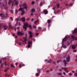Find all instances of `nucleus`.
Wrapping results in <instances>:
<instances>
[{"mask_svg": "<svg viewBox=\"0 0 77 77\" xmlns=\"http://www.w3.org/2000/svg\"><path fill=\"white\" fill-rule=\"evenodd\" d=\"M69 61H70V57H69V56L68 55L67 56L66 61L64 60L63 61V62L65 64L64 66H66L67 62H69Z\"/></svg>", "mask_w": 77, "mask_h": 77, "instance_id": "obj_1", "label": "nucleus"}, {"mask_svg": "<svg viewBox=\"0 0 77 77\" xmlns=\"http://www.w3.org/2000/svg\"><path fill=\"white\" fill-rule=\"evenodd\" d=\"M23 8H20L19 9L18 11H23L24 9H27V4L26 3H24L23 5Z\"/></svg>", "mask_w": 77, "mask_h": 77, "instance_id": "obj_2", "label": "nucleus"}, {"mask_svg": "<svg viewBox=\"0 0 77 77\" xmlns=\"http://www.w3.org/2000/svg\"><path fill=\"white\" fill-rule=\"evenodd\" d=\"M19 2L17 1V0H14V2H12V6H11V7H12V6H13L14 5V4H15V5H17L18 4V3Z\"/></svg>", "mask_w": 77, "mask_h": 77, "instance_id": "obj_3", "label": "nucleus"}, {"mask_svg": "<svg viewBox=\"0 0 77 77\" xmlns=\"http://www.w3.org/2000/svg\"><path fill=\"white\" fill-rule=\"evenodd\" d=\"M28 27V23H26L25 24H24V25L23 26V28L25 30H27V27Z\"/></svg>", "mask_w": 77, "mask_h": 77, "instance_id": "obj_4", "label": "nucleus"}, {"mask_svg": "<svg viewBox=\"0 0 77 77\" xmlns=\"http://www.w3.org/2000/svg\"><path fill=\"white\" fill-rule=\"evenodd\" d=\"M17 35L20 36V35H24V32H21L20 31H18L17 33Z\"/></svg>", "mask_w": 77, "mask_h": 77, "instance_id": "obj_5", "label": "nucleus"}, {"mask_svg": "<svg viewBox=\"0 0 77 77\" xmlns=\"http://www.w3.org/2000/svg\"><path fill=\"white\" fill-rule=\"evenodd\" d=\"M24 41L22 42V44H27V38H26V37L25 38H24Z\"/></svg>", "mask_w": 77, "mask_h": 77, "instance_id": "obj_6", "label": "nucleus"}, {"mask_svg": "<svg viewBox=\"0 0 77 77\" xmlns=\"http://www.w3.org/2000/svg\"><path fill=\"white\" fill-rule=\"evenodd\" d=\"M37 71H38V73H36V75L37 77L38 76V75H39V73L41 72V70L40 69H37Z\"/></svg>", "mask_w": 77, "mask_h": 77, "instance_id": "obj_7", "label": "nucleus"}, {"mask_svg": "<svg viewBox=\"0 0 77 77\" xmlns=\"http://www.w3.org/2000/svg\"><path fill=\"white\" fill-rule=\"evenodd\" d=\"M28 48H30V45H32V41L31 42H28Z\"/></svg>", "mask_w": 77, "mask_h": 77, "instance_id": "obj_8", "label": "nucleus"}, {"mask_svg": "<svg viewBox=\"0 0 77 77\" xmlns=\"http://www.w3.org/2000/svg\"><path fill=\"white\" fill-rule=\"evenodd\" d=\"M28 33L30 35V38H32V35H33V33L32 32H31L29 31L28 32Z\"/></svg>", "mask_w": 77, "mask_h": 77, "instance_id": "obj_9", "label": "nucleus"}, {"mask_svg": "<svg viewBox=\"0 0 77 77\" xmlns=\"http://www.w3.org/2000/svg\"><path fill=\"white\" fill-rule=\"evenodd\" d=\"M0 15L1 17H4V18H5V17H6V16H7V14H6V16H5L4 14H0Z\"/></svg>", "mask_w": 77, "mask_h": 77, "instance_id": "obj_10", "label": "nucleus"}, {"mask_svg": "<svg viewBox=\"0 0 77 77\" xmlns=\"http://www.w3.org/2000/svg\"><path fill=\"white\" fill-rule=\"evenodd\" d=\"M8 26L9 27L10 29H12V25H11V23H8Z\"/></svg>", "mask_w": 77, "mask_h": 77, "instance_id": "obj_11", "label": "nucleus"}, {"mask_svg": "<svg viewBox=\"0 0 77 77\" xmlns=\"http://www.w3.org/2000/svg\"><path fill=\"white\" fill-rule=\"evenodd\" d=\"M43 12L44 13V14H48V11H47V10L46 9L44 10Z\"/></svg>", "mask_w": 77, "mask_h": 77, "instance_id": "obj_12", "label": "nucleus"}, {"mask_svg": "<svg viewBox=\"0 0 77 77\" xmlns=\"http://www.w3.org/2000/svg\"><path fill=\"white\" fill-rule=\"evenodd\" d=\"M66 38H67V37L66 36L65 38H64L63 39L62 42L63 43V42H64V41H66Z\"/></svg>", "mask_w": 77, "mask_h": 77, "instance_id": "obj_13", "label": "nucleus"}, {"mask_svg": "<svg viewBox=\"0 0 77 77\" xmlns=\"http://www.w3.org/2000/svg\"><path fill=\"white\" fill-rule=\"evenodd\" d=\"M21 20L23 22H25V20H26V18L25 17H23L21 18Z\"/></svg>", "mask_w": 77, "mask_h": 77, "instance_id": "obj_14", "label": "nucleus"}, {"mask_svg": "<svg viewBox=\"0 0 77 77\" xmlns=\"http://www.w3.org/2000/svg\"><path fill=\"white\" fill-rule=\"evenodd\" d=\"M72 39H75V41H77V37H75L73 35L72 36Z\"/></svg>", "mask_w": 77, "mask_h": 77, "instance_id": "obj_15", "label": "nucleus"}, {"mask_svg": "<svg viewBox=\"0 0 77 77\" xmlns=\"http://www.w3.org/2000/svg\"><path fill=\"white\" fill-rule=\"evenodd\" d=\"M77 29H75L73 32H72V33H77Z\"/></svg>", "mask_w": 77, "mask_h": 77, "instance_id": "obj_16", "label": "nucleus"}, {"mask_svg": "<svg viewBox=\"0 0 77 77\" xmlns=\"http://www.w3.org/2000/svg\"><path fill=\"white\" fill-rule=\"evenodd\" d=\"M4 26V29H5V30H6V29H8V26L5 25Z\"/></svg>", "mask_w": 77, "mask_h": 77, "instance_id": "obj_17", "label": "nucleus"}, {"mask_svg": "<svg viewBox=\"0 0 77 77\" xmlns=\"http://www.w3.org/2000/svg\"><path fill=\"white\" fill-rule=\"evenodd\" d=\"M76 48L75 45H73L72 46V49H75Z\"/></svg>", "mask_w": 77, "mask_h": 77, "instance_id": "obj_18", "label": "nucleus"}, {"mask_svg": "<svg viewBox=\"0 0 77 77\" xmlns=\"http://www.w3.org/2000/svg\"><path fill=\"white\" fill-rule=\"evenodd\" d=\"M62 47H63V48H66L67 46H66V45H62Z\"/></svg>", "mask_w": 77, "mask_h": 77, "instance_id": "obj_19", "label": "nucleus"}, {"mask_svg": "<svg viewBox=\"0 0 77 77\" xmlns=\"http://www.w3.org/2000/svg\"><path fill=\"white\" fill-rule=\"evenodd\" d=\"M25 14V11L24 10L22 11V15H24Z\"/></svg>", "mask_w": 77, "mask_h": 77, "instance_id": "obj_20", "label": "nucleus"}, {"mask_svg": "<svg viewBox=\"0 0 77 77\" xmlns=\"http://www.w3.org/2000/svg\"><path fill=\"white\" fill-rule=\"evenodd\" d=\"M47 22L48 23H51V20H50L49 19L47 20Z\"/></svg>", "mask_w": 77, "mask_h": 77, "instance_id": "obj_21", "label": "nucleus"}, {"mask_svg": "<svg viewBox=\"0 0 77 77\" xmlns=\"http://www.w3.org/2000/svg\"><path fill=\"white\" fill-rule=\"evenodd\" d=\"M11 67L12 68H15V66L12 64H11Z\"/></svg>", "mask_w": 77, "mask_h": 77, "instance_id": "obj_22", "label": "nucleus"}, {"mask_svg": "<svg viewBox=\"0 0 77 77\" xmlns=\"http://www.w3.org/2000/svg\"><path fill=\"white\" fill-rule=\"evenodd\" d=\"M72 5H73V4H72V3L70 4H69V5H68V6H69V7H71V6H72Z\"/></svg>", "mask_w": 77, "mask_h": 77, "instance_id": "obj_23", "label": "nucleus"}, {"mask_svg": "<svg viewBox=\"0 0 77 77\" xmlns=\"http://www.w3.org/2000/svg\"><path fill=\"white\" fill-rule=\"evenodd\" d=\"M31 11H32V12H35V9H34V8H32L31 9Z\"/></svg>", "mask_w": 77, "mask_h": 77, "instance_id": "obj_24", "label": "nucleus"}, {"mask_svg": "<svg viewBox=\"0 0 77 77\" xmlns=\"http://www.w3.org/2000/svg\"><path fill=\"white\" fill-rule=\"evenodd\" d=\"M67 69V68H63V67L62 69H64V71H66V69Z\"/></svg>", "mask_w": 77, "mask_h": 77, "instance_id": "obj_25", "label": "nucleus"}, {"mask_svg": "<svg viewBox=\"0 0 77 77\" xmlns=\"http://www.w3.org/2000/svg\"><path fill=\"white\" fill-rule=\"evenodd\" d=\"M9 69V68H8L7 69H5V70L4 71L5 72H7L8 71V70Z\"/></svg>", "mask_w": 77, "mask_h": 77, "instance_id": "obj_26", "label": "nucleus"}, {"mask_svg": "<svg viewBox=\"0 0 77 77\" xmlns=\"http://www.w3.org/2000/svg\"><path fill=\"white\" fill-rule=\"evenodd\" d=\"M57 7L58 8H59L60 7V5H59V4H57Z\"/></svg>", "mask_w": 77, "mask_h": 77, "instance_id": "obj_27", "label": "nucleus"}, {"mask_svg": "<svg viewBox=\"0 0 77 77\" xmlns=\"http://www.w3.org/2000/svg\"><path fill=\"white\" fill-rule=\"evenodd\" d=\"M2 26V27L4 26V24H1L0 23V27H2V26Z\"/></svg>", "mask_w": 77, "mask_h": 77, "instance_id": "obj_28", "label": "nucleus"}, {"mask_svg": "<svg viewBox=\"0 0 77 77\" xmlns=\"http://www.w3.org/2000/svg\"><path fill=\"white\" fill-rule=\"evenodd\" d=\"M38 22H39V20H37V21H34V23H35V24H36V23H38Z\"/></svg>", "mask_w": 77, "mask_h": 77, "instance_id": "obj_29", "label": "nucleus"}, {"mask_svg": "<svg viewBox=\"0 0 77 77\" xmlns=\"http://www.w3.org/2000/svg\"><path fill=\"white\" fill-rule=\"evenodd\" d=\"M29 27L30 28V29H32V26H31V25H29Z\"/></svg>", "mask_w": 77, "mask_h": 77, "instance_id": "obj_30", "label": "nucleus"}, {"mask_svg": "<svg viewBox=\"0 0 77 77\" xmlns=\"http://www.w3.org/2000/svg\"><path fill=\"white\" fill-rule=\"evenodd\" d=\"M11 0L10 1L8 2V5H10V4H11Z\"/></svg>", "mask_w": 77, "mask_h": 77, "instance_id": "obj_31", "label": "nucleus"}, {"mask_svg": "<svg viewBox=\"0 0 77 77\" xmlns=\"http://www.w3.org/2000/svg\"><path fill=\"white\" fill-rule=\"evenodd\" d=\"M10 20H11V21H13V18H12V17H11L10 18Z\"/></svg>", "mask_w": 77, "mask_h": 77, "instance_id": "obj_32", "label": "nucleus"}, {"mask_svg": "<svg viewBox=\"0 0 77 77\" xmlns=\"http://www.w3.org/2000/svg\"><path fill=\"white\" fill-rule=\"evenodd\" d=\"M74 75L76 77H77V73H75L74 74Z\"/></svg>", "mask_w": 77, "mask_h": 77, "instance_id": "obj_33", "label": "nucleus"}, {"mask_svg": "<svg viewBox=\"0 0 77 77\" xmlns=\"http://www.w3.org/2000/svg\"><path fill=\"white\" fill-rule=\"evenodd\" d=\"M3 6H6V5H7V4L6 3L5 5L4 4H3Z\"/></svg>", "mask_w": 77, "mask_h": 77, "instance_id": "obj_34", "label": "nucleus"}, {"mask_svg": "<svg viewBox=\"0 0 77 77\" xmlns=\"http://www.w3.org/2000/svg\"><path fill=\"white\" fill-rule=\"evenodd\" d=\"M35 4V2L34 1H32V4L34 5Z\"/></svg>", "mask_w": 77, "mask_h": 77, "instance_id": "obj_35", "label": "nucleus"}, {"mask_svg": "<svg viewBox=\"0 0 77 77\" xmlns=\"http://www.w3.org/2000/svg\"><path fill=\"white\" fill-rule=\"evenodd\" d=\"M19 66L20 68H21V63L20 64V65H19Z\"/></svg>", "mask_w": 77, "mask_h": 77, "instance_id": "obj_36", "label": "nucleus"}, {"mask_svg": "<svg viewBox=\"0 0 77 77\" xmlns=\"http://www.w3.org/2000/svg\"><path fill=\"white\" fill-rule=\"evenodd\" d=\"M50 26H51V24H48V27H50Z\"/></svg>", "mask_w": 77, "mask_h": 77, "instance_id": "obj_37", "label": "nucleus"}, {"mask_svg": "<svg viewBox=\"0 0 77 77\" xmlns=\"http://www.w3.org/2000/svg\"><path fill=\"white\" fill-rule=\"evenodd\" d=\"M68 74L69 75H70V76H71L72 75V74H71V73H69Z\"/></svg>", "mask_w": 77, "mask_h": 77, "instance_id": "obj_38", "label": "nucleus"}, {"mask_svg": "<svg viewBox=\"0 0 77 77\" xmlns=\"http://www.w3.org/2000/svg\"><path fill=\"white\" fill-rule=\"evenodd\" d=\"M15 11H16L15 12L16 14H17V13H18V10H16Z\"/></svg>", "mask_w": 77, "mask_h": 77, "instance_id": "obj_39", "label": "nucleus"}, {"mask_svg": "<svg viewBox=\"0 0 77 77\" xmlns=\"http://www.w3.org/2000/svg\"><path fill=\"white\" fill-rule=\"evenodd\" d=\"M58 75H61V73H58Z\"/></svg>", "mask_w": 77, "mask_h": 77, "instance_id": "obj_40", "label": "nucleus"}, {"mask_svg": "<svg viewBox=\"0 0 77 77\" xmlns=\"http://www.w3.org/2000/svg\"><path fill=\"white\" fill-rule=\"evenodd\" d=\"M30 15H33V12H32V13L30 14Z\"/></svg>", "mask_w": 77, "mask_h": 77, "instance_id": "obj_41", "label": "nucleus"}, {"mask_svg": "<svg viewBox=\"0 0 77 77\" xmlns=\"http://www.w3.org/2000/svg\"><path fill=\"white\" fill-rule=\"evenodd\" d=\"M18 44H19V45H21V42H19Z\"/></svg>", "mask_w": 77, "mask_h": 77, "instance_id": "obj_42", "label": "nucleus"}, {"mask_svg": "<svg viewBox=\"0 0 77 77\" xmlns=\"http://www.w3.org/2000/svg\"><path fill=\"white\" fill-rule=\"evenodd\" d=\"M19 18H17V19H16V20L17 21H18V20H19Z\"/></svg>", "mask_w": 77, "mask_h": 77, "instance_id": "obj_43", "label": "nucleus"}, {"mask_svg": "<svg viewBox=\"0 0 77 77\" xmlns=\"http://www.w3.org/2000/svg\"><path fill=\"white\" fill-rule=\"evenodd\" d=\"M33 27L34 28H35V29H36V26H33Z\"/></svg>", "mask_w": 77, "mask_h": 77, "instance_id": "obj_44", "label": "nucleus"}, {"mask_svg": "<svg viewBox=\"0 0 77 77\" xmlns=\"http://www.w3.org/2000/svg\"><path fill=\"white\" fill-rule=\"evenodd\" d=\"M63 74L64 75H66V73L65 72H63Z\"/></svg>", "mask_w": 77, "mask_h": 77, "instance_id": "obj_45", "label": "nucleus"}, {"mask_svg": "<svg viewBox=\"0 0 77 77\" xmlns=\"http://www.w3.org/2000/svg\"><path fill=\"white\" fill-rule=\"evenodd\" d=\"M10 12L11 13H13V11H12V10H11Z\"/></svg>", "mask_w": 77, "mask_h": 77, "instance_id": "obj_46", "label": "nucleus"}, {"mask_svg": "<svg viewBox=\"0 0 77 77\" xmlns=\"http://www.w3.org/2000/svg\"><path fill=\"white\" fill-rule=\"evenodd\" d=\"M39 35V33H36V36H37V35Z\"/></svg>", "mask_w": 77, "mask_h": 77, "instance_id": "obj_47", "label": "nucleus"}, {"mask_svg": "<svg viewBox=\"0 0 77 77\" xmlns=\"http://www.w3.org/2000/svg\"><path fill=\"white\" fill-rule=\"evenodd\" d=\"M60 62V60H59L57 61V62Z\"/></svg>", "mask_w": 77, "mask_h": 77, "instance_id": "obj_48", "label": "nucleus"}, {"mask_svg": "<svg viewBox=\"0 0 77 77\" xmlns=\"http://www.w3.org/2000/svg\"><path fill=\"white\" fill-rule=\"evenodd\" d=\"M65 71H66V72H67V73H68V70H65Z\"/></svg>", "mask_w": 77, "mask_h": 77, "instance_id": "obj_49", "label": "nucleus"}, {"mask_svg": "<svg viewBox=\"0 0 77 77\" xmlns=\"http://www.w3.org/2000/svg\"><path fill=\"white\" fill-rule=\"evenodd\" d=\"M60 12V10H58L57 11V12Z\"/></svg>", "mask_w": 77, "mask_h": 77, "instance_id": "obj_50", "label": "nucleus"}, {"mask_svg": "<svg viewBox=\"0 0 77 77\" xmlns=\"http://www.w3.org/2000/svg\"><path fill=\"white\" fill-rule=\"evenodd\" d=\"M76 50H74L73 51V52H76Z\"/></svg>", "mask_w": 77, "mask_h": 77, "instance_id": "obj_51", "label": "nucleus"}, {"mask_svg": "<svg viewBox=\"0 0 77 77\" xmlns=\"http://www.w3.org/2000/svg\"><path fill=\"white\" fill-rule=\"evenodd\" d=\"M42 5H43V4H42V3H41L40 4V6H42Z\"/></svg>", "mask_w": 77, "mask_h": 77, "instance_id": "obj_52", "label": "nucleus"}, {"mask_svg": "<svg viewBox=\"0 0 77 77\" xmlns=\"http://www.w3.org/2000/svg\"><path fill=\"white\" fill-rule=\"evenodd\" d=\"M72 72H73V73H75V71H74V70L72 71Z\"/></svg>", "mask_w": 77, "mask_h": 77, "instance_id": "obj_53", "label": "nucleus"}, {"mask_svg": "<svg viewBox=\"0 0 77 77\" xmlns=\"http://www.w3.org/2000/svg\"><path fill=\"white\" fill-rule=\"evenodd\" d=\"M51 62V60H49V61H48V63H50V62Z\"/></svg>", "mask_w": 77, "mask_h": 77, "instance_id": "obj_54", "label": "nucleus"}, {"mask_svg": "<svg viewBox=\"0 0 77 77\" xmlns=\"http://www.w3.org/2000/svg\"><path fill=\"white\" fill-rule=\"evenodd\" d=\"M5 75H6V77L8 76V77H9V75H8V74H6Z\"/></svg>", "mask_w": 77, "mask_h": 77, "instance_id": "obj_55", "label": "nucleus"}, {"mask_svg": "<svg viewBox=\"0 0 77 77\" xmlns=\"http://www.w3.org/2000/svg\"><path fill=\"white\" fill-rule=\"evenodd\" d=\"M5 10H7V9H8V8L7 7V8H5Z\"/></svg>", "mask_w": 77, "mask_h": 77, "instance_id": "obj_56", "label": "nucleus"}, {"mask_svg": "<svg viewBox=\"0 0 77 77\" xmlns=\"http://www.w3.org/2000/svg\"><path fill=\"white\" fill-rule=\"evenodd\" d=\"M31 21H33V18H32L31 19Z\"/></svg>", "mask_w": 77, "mask_h": 77, "instance_id": "obj_57", "label": "nucleus"}, {"mask_svg": "<svg viewBox=\"0 0 77 77\" xmlns=\"http://www.w3.org/2000/svg\"><path fill=\"white\" fill-rule=\"evenodd\" d=\"M4 64H5V65H6V63L5 62V63H4Z\"/></svg>", "mask_w": 77, "mask_h": 77, "instance_id": "obj_58", "label": "nucleus"}, {"mask_svg": "<svg viewBox=\"0 0 77 77\" xmlns=\"http://www.w3.org/2000/svg\"><path fill=\"white\" fill-rule=\"evenodd\" d=\"M15 65H18V63H15Z\"/></svg>", "mask_w": 77, "mask_h": 77, "instance_id": "obj_59", "label": "nucleus"}, {"mask_svg": "<svg viewBox=\"0 0 77 77\" xmlns=\"http://www.w3.org/2000/svg\"><path fill=\"white\" fill-rule=\"evenodd\" d=\"M13 35V36H15V34H13V35Z\"/></svg>", "mask_w": 77, "mask_h": 77, "instance_id": "obj_60", "label": "nucleus"}, {"mask_svg": "<svg viewBox=\"0 0 77 77\" xmlns=\"http://www.w3.org/2000/svg\"><path fill=\"white\" fill-rule=\"evenodd\" d=\"M22 65H23V66H25V65H24V64H22Z\"/></svg>", "mask_w": 77, "mask_h": 77, "instance_id": "obj_61", "label": "nucleus"}, {"mask_svg": "<svg viewBox=\"0 0 77 77\" xmlns=\"http://www.w3.org/2000/svg\"><path fill=\"white\" fill-rule=\"evenodd\" d=\"M17 37H18V36H15V38H17Z\"/></svg>", "mask_w": 77, "mask_h": 77, "instance_id": "obj_62", "label": "nucleus"}, {"mask_svg": "<svg viewBox=\"0 0 77 77\" xmlns=\"http://www.w3.org/2000/svg\"><path fill=\"white\" fill-rule=\"evenodd\" d=\"M54 9H55V7L53 8V10H54Z\"/></svg>", "mask_w": 77, "mask_h": 77, "instance_id": "obj_63", "label": "nucleus"}, {"mask_svg": "<svg viewBox=\"0 0 77 77\" xmlns=\"http://www.w3.org/2000/svg\"><path fill=\"white\" fill-rule=\"evenodd\" d=\"M75 61H76V62H77V59H76L75 60Z\"/></svg>", "mask_w": 77, "mask_h": 77, "instance_id": "obj_64", "label": "nucleus"}]
</instances>
